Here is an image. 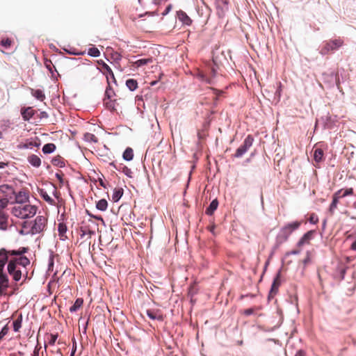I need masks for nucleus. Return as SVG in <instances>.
I'll list each match as a JSON object with an SVG mask.
<instances>
[{
    "mask_svg": "<svg viewBox=\"0 0 356 356\" xmlns=\"http://www.w3.org/2000/svg\"><path fill=\"white\" fill-rule=\"evenodd\" d=\"M37 212V207L30 204H17L12 209V213L21 219L34 216Z\"/></svg>",
    "mask_w": 356,
    "mask_h": 356,
    "instance_id": "f257e3e1",
    "label": "nucleus"
},
{
    "mask_svg": "<svg viewBox=\"0 0 356 356\" xmlns=\"http://www.w3.org/2000/svg\"><path fill=\"white\" fill-rule=\"evenodd\" d=\"M302 222L300 221H294L289 223H287L284 226H283L277 237H276V243L277 244H282L284 242H286L290 235L296 230H297L300 226L301 225Z\"/></svg>",
    "mask_w": 356,
    "mask_h": 356,
    "instance_id": "f03ea898",
    "label": "nucleus"
},
{
    "mask_svg": "<svg viewBox=\"0 0 356 356\" xmlns=\"http://www.w3.org/2000/svg\"><path fill=\"white\" fill-rule=\"evenodd\" d=\"M8 261V255L6 250H0V295L2 294L8 286V280L3 273V268Z\"/></svg>",
    "mask_w": 356,
    "mask_h": 356,
    "instance_id": "7ed1b4c3",
    "label": "nucleus"
},
{
    "mask_svg": "<svg viewBox=\"0 0 356 356\" xmlns=\"http://www.w3.org/2000/svg\"><path fill=\"white\" fill-rule=\"evenodd\" d=\"M343 44V40L337 38L334 40H330L326 42L324 46L321 49V54L323 55L328 54L330 52L337 50Z\"/></svg>",
    "mask_w": 356,
    "mask_h": 356,
    "instance_id": "20e7f679",
    "label": "nucleus"
},
{
    "mask_svg": "<svg viewBox=\"0 0 356 356\" xmlns=\"http://www.w3.org/2000/svg\"><path fill=\"white\" fill-rule=\"evenodd\" d=\"M5 193H8L7 195L9 194H13L15 197V202L17 204H26L29 200V193L26 189H22L19 192L16 193L15 191H4Z\"/></svg>",
    "mask_w": 356,
    "mask_h": 356,
    "instance_id": "39448f33",
    "label": "nucleus"
},
{
    "mask_svg": "<svg viewBox=\"0 0 356 356\" xmlns=\"http://www.w3.org/2000/svg\"><path fill=\"white\" fill-rule=\"evenodd\" d=\"M47 224V218L42 216H38L35 219L34 223L31 227V234H36L42 232Z\"/></svg>",
    "mask_w": 356,
    "mask_h": 356,
    "instance_id": "423d86ee",
    "label": "nucleus"
},
{
    "mask_svg": "<svg viewBox=\"0 0 356 356\" xmlns=\"http://www.w3.org/2000/svg\"><path fill=\"white\" fill-rule=\"evenodd\" d=\"M254 138L251 135H248L244 140L243 143L236 149L234 156L241 157L252 145Z\"/></svg>",
    "mask_w": 356,
    "mask_h": 356,
    "instance_id": "0eeeda50",
    "label": "nucleus"
},
{
    "mask_svg": "<svg viewBox=\"0 0 356 356\" xmlns=\"http://www.w3.org/2000/svg\"><path fill=\"white\" fill-rule=\"evenodd\" d=\"M97 63L102 66L99 70L106 76V81H110L111 79L116 83V79L111 68L102 60H97Z\"/></svg>",
    "mask_w": 356,
    "mask_h": 356,
    "instance_id": "6e6552de",
    "label": "nucleus"
},
{
    "mask_svg": "<svg viewBox=\"0 0 356 356\" xmlns=\"http://www.w3.org/2000/svg\"><path fill=\"white\" fill-rule=\"evenodd\" d=\"M314 234V230H310L305 233L298 242L297 246L300 248L305 245H309L310 243V241L313 238Z\"/></svg>",
    "mask_w": 356,
    "mask_h": 356,
    "instance_id": "1a4fd4ad",
    "label": "nucleus"
},
{
    "mask_svg": "<svg viewBox=\"0 0 356 356\" xmlns=\"http://www.w3.org/2000/svg\"><path fill=\"white\" fill-rule=\"evenodd\" d=\"M148 317L152 320H157L162 321L163 320V315L162 312L158 309H149L146 311Z\"/></svg>",
    "mask_w": 356,
    "mask_h": 356,
    "instance_id": "9d476101",
    "label": "nucleus"
},
{
    "mask_svg": "<svg viewBox=\"0 0 356 356\" xmlns=\"http://www.w3.org/2000/svg\"><path fill=\"white\" fill-rule=\"evenodd\" d=\"M343 189H340L334 193L332 196V202L330 206V211L332 213L337 208V204L339 202V200L342 198L341 196V193H342Z\"/></svg>",
    "mask_w": 356,
    "mask_h": 356,
    "instance_id": "9b49d317",
    "label": "nucleus"
},
{
    "mask_svg": "<svg viewBox=\"0 0 356 356\" xmlns=\"http://www.w3.org/2000/svg\"><path fill=\"white\" fill-rule=\"evenodd\" d=\"M177 17L183 24L189 26L192 23L191 19L183 10H179L177 12Z\"/></svg>",
    "mask_w": 356,
    "mask_h": 356,
    "instance_id": "f8f14e48",
    "label": "nucleus"
},
{
    "mask_svg": "<svg viewBox=\"0 0 356 356\" xmlns=\"http://www.w3.org/2000/svg\"><path fill=\"white\" fill-rule=\"evenodd\" d=\"M21 114L24 120H29L35 114V111L31 107L22 109Z\"/></svg>",
    "mask_w": 356,
    "mask_h": 356,
    "instance_id": "ddd939ff",
    "label": "nucleus"
},
{
    "mask_svg": "<svg viewBox=\"0 0 356 356\" xmlns=\"http://www.w3.org/2000/svg\"><path fill=\"white\" fill-rule=\"evenodd\" d=\"M29 163L35 168H38L41 165V159L35 154H31L27 158Z\"/></svg>",
    "mask_w": 356,
    "mask_h": 356,
    "instance_id": "4468645a",
    "label": "nucleus"
},
{
    "mask_svg": "<svg viewBox=\"0 0 356 356\" xmlns=\"http://www.w3.org/2000/svg\"><path fill=\"white\" fill-rule=\"evenodd\" d=\"M218 206V202L216 199L213 200L207 208L205 213L209 216H211L214 211L217 209Z\"/></svg>",
    "mask_w": 356,
    "mask_h": 356,
    "instance_id": "2eb2a0df",
    "label": "nucleus"
},
{
    "mask_svg": "<svg viewBox=\"0 0 356 356\" xmlns=\"http://www.w3.org/2000/svg\"><path fill=\"white\" fill-rule=\"evenodd\" d=\"M58 235L60 240H65L67 238V226L65 224L60 222L58 225Z\"/></svg>",
    "mask_w": 356,
    "mask_h": 356,
    "instance_id": "dca6fc26",
    "label": "nucleus"
},
{
    "mask_svg": "<svg viewBox=\"0 0 356 356\" xmlns=\"http://www.w3.org/2000/svg\"><path fill=\"white\" fill-rule=\"evenodd\" d=\"M13 260L15 261L17 265H19L23 267H26L30 264L29 259L25 256L20 255L19 258H16Z\"/></svg>",
    "mask_w": 356,
    "mask_h": 356,
    "instance_id": "f3484780",
    "label": "nucleus"
},
{
    "mask_svg": "<svg viewBox=\"0 0 356 356\" xmlns=\"http://www.w3.org/2000/svg\"><path fill=\"white\" fill-rule=\"evenodd\" d=\"M280 285V275L278 274L276 276V277L274 279L270 293V294H276V293L278 291V288H279Z\"/></svg>",
    "mask_w": 356,
    "mask_h": 356,
    "instance_id": "a211bd4d",
    "label": "nucleus"
},
{
    "mask_svg": "<svg viewBox=\"0 0 356 356\" xmlns=\"http://www.w3.org/2000/svg\"><path fill=\"white\" fill-rule=\"evenodd\" d=\"M123 191H124L122 188H115L112 195V200L114 202L119 201L123 195Z\"/></svg>",
    "mask_w": 356,
    "mask_h": 356,
    "instance_id": "6ab92c4d",
    "label": "nucleus"
},
{
    "mask_svg": "<svg viewBox=\"0 0 356 356\" xmlns=\"http://www.w3.org/2000/svg\"><path fill=\"white\" fill-rule=\"evenodd\" d=\"M83 300L82 298H77L72 306L70 307V312L71 313L76 312L83 305Z\"/></svg>",
    "mask_w": 356,
    "mask_h": 356,
    "instance_id": "aec40b11",
    "label": "nucleus"
},
{
    "mask_svg": "<svg viewBox=\"0 0 356 356\" xmlns=\"http://www.w3.org/2000/svg\"><path fill=\"white\" fill-rule=\"evenodd\" d=\"M151 63H152V58H142V59H139V60H137L136 61H135L133 65L136 67H139L140 66H143V65H147V64Z\"/></svg>",
    "mask_w": 356,
    "mask_h": 356,
    "instance_id": "412c9836",
    "label": "nucleus"
},
{
    "mask_svg": "<svg viewBox=\"0 0 356 356\" xmlns=\"http://www.w3.org/2000/svg\"><path fill=\"white\" fill-rule=\"evenodd\" d=\"M8 225V216L3 213H0V229L5 230Z\"/></svg>",
    "mask_w": 356,
    "mask_h": 356,
    "instance_id": "4be33fe9",
    "label": "nucleus"
},
{
    "mask_svg": "<svg viewBox=\"0 0 356 356\" xmlns=\"http://www.w3.org/2000/svg\"><path fill=\"white\" fill-rule=\"evenodd\" d=\"M40 195L44 199V200H45L49 204H51V205L56 204L54 200L51 197H50V196L47 194V193L46 191H44V190H41L40 191Z\"/></svg>",
    "mask_w": 356,
    "mask_h": 356,
    "instance_id": "5701e85b",
    "label": "nucleus"
},
{
    "mask_svg": "<svg viewBox=\"0 0 356 356\" xmlns=\"http://www.w3.org/2000/svg\"><path fill=\"white\" fill-rule=\"evenodd\" d=\"M22 315L19 314L13 322V330L15 332H19L22 327Z\"/></svg>",
    "mask_w": 356,
    "mask_h": 356,
    "instance_id": "b1692460",
    "label": "nucleus"
},
{
    "mask_svg": "<svg viewBox=\"0 0 356 356\" xmlns=\"http://www.w3.org/2000/svg\"><path fill=\"white\" fill-rule=\"evenodd\" d=\"M126 86L130 90L134 91L138 88V82L135 79H129L127 80Z\"/></svg>",
    "mask_w": 356,
    "mask_h": 356,
    "instance_id": "393cba45",
    "label": "nucleus"
},
{
    "mask_svg": "<svg viewBox=\"0 0 356 356\" xmlns=\"http://www.w3.org/2000/svg\"><path fill=\"white\" fill-rule=\"evenodd\" d=\"M96 207L97 209L104 211L107 209L108 202L105 199H102L97 202Z\"/></svg>",
    "mask_w": 356,
    "mask_h": 356,
    "instance_id": "a878e982",
    "label": "nucleus"
},
{
    "mask_svg": "<svg viewBox=\"0 0 356 356\" xmlns=\"http://www.w3.org/2000/svg\"><path fill=\"white\" fill-rule=\"evenodd\" d=\"M134 157V151L131 147H127L123 153V159L126 161H131Z\"/></svg>",
    "mask_w": 356,
    "mask_h": 356,
    "instance_id": "bb28decb",
    "label": "nucleus"
},
{
    "mask_svg": "<svg viewBox=\"0 0 356 356\" xmlns=\"http://www.w3.org/2000/svg\"><path fill=\"white\" fill-rule=\"evenodd\" d=\"M56 149V145L54 143H47L42 147L44 154H50Z\"/></svg>",
    "mask_w": 356,
    "mask_h": 356,
    "instance_id": "cd10ccee",
    "label": "nucleus"
},
{
    "mask_svg": "<svg viewBox=\"0 0 356 356\" xmlns=\"http://www.w3.org/2000/svg\"><path fill=\"white\" fill-rule=\"evenodd\" d=\"M323 151L320 148H316L314 150V159L316 162H321L323 160Z\"/></svg>",
    "mask_w": 356,
    "mask_h": 356,
    "instance_id": "c85d7f7f",
    "label": "nucleus"
},
{
    "mask_svg": "<svg viewBox=\"0 0 356 356\" xmlns=\"http://www.w3.org/2000/svg\"><path fill=\"white\" fill-rule=\"evenodd\" d=\"M31 94L40 101H43L45 99V95L41 90H32Z\"/></svg>",
    "mask_w": 356,
    "mask_h": 356,
    "instance_id": "c756f323",
    "label": "nucleus"
},
{
    "mask_svg": "<svg viewBox=\"0 0 356 356\" xmlns=\"http://www.w3.org/2000/svg\"><path fill=\"white\" fill-rule=\"evenodd\" d=\"M118 170H122L127 177H132L133 172L130 168L125 165H120L119 167H115Z\"/></svg>",
    "mask_w": 356,
    "mask_h": 356,
    "instance_id": "7c9ffc66",
    "label": "nucleus"
},
{
    "mask_svg": "<svg viewBox=\"0 0 356 356\" xmlns=\"http://www.w3.org/2000/svg\"><path fill=\"white\" fill-rule=\"evenodd\" d=\"M104 104L109 110L113 111L115 109V100L113 101L111 99H104Z\"/></svg>",
    "mask_w": 356,
    "mask_h": 356,
    "instance_id": "2f4dec72",
    "label": "nucleus"
},
{
    "mask_svg": "<svg viewBox=\"0 0 356 356\" xmlns=\"http://www.w3.org/2000/svg\"><path fill=\"white\" fill-rule=\"evenodd\" d=\"M229 0H216L218 8H220L222 11L227 9Z\"/></svg>",
    "mask_w": 356,
    "mask_h": 356,
    "instance_id": "473e14b6",
    "label": "nucleus"
},
{
    "mask_svg": "<svg viewBox=\"0 0 356 356\" xmlns=\"http://www.w3.org/2000/svg\"><path fill=\"white\" fill-rule=\"evenodd\" d=\"M17 265L15 261L13 259L10 260L8 265V271L10 275L13 274L15 270H17Z\"/></svg>",
    "mask_w": 356,
    "mask_h": 356,
    "instance_id": "72a5a7b5",
    "label": "nucleus"
},
{
    "mask_svg": "<svg viewBox=\"0 0 356 356\" xmlns=\"http://www.w3.org/2000/svg\"><path fill=\"white\" fill-rule=\"evenodd\" d=\"M88 54L90 56L98 57L100 56V51L97 47H92L88 49Z\"/></svg>",
    "mask_w": 356,
    "mask_h": 356,
    "instance_id": "f704fd0d",
    "label": "nucleus"
},
{
    "mask_svg": "<svg viewBox=\"0 0 356 356\" xmlns=\"http://www.w3.org/2000/svg\"><path fill=\"white\" fill-rule=\"evenodd\" d=\"M26 251V248H22L19 250H12V251H6L7 255H22Z\"/></svg>",
    "mask_w": 356,
    "mask_h": 356,
    "instance_id": "c9c22d12",
    "label": "nucleus"
},
{
    "mask_svg": "<svg viewBox=\"0 0 356 356\" xmlns=\"http://www.w3.org/2000/svg\"><path fill=\"white\" fill-rule=\"evenodd\" d=\"M108 86L105 91V98L104 99H111V96L114 93L113 90L111 87V83L110 81H107Z\"/></svg>",
    "mask_w": 356,
    "mask_h": 356,
    "instance_id": "e433bc0d",
    "label": "nucleus"
},
{
    "mask_svg": "<svg viewBox=\"0 0 356 356\" xmlns=\"http://www.w3.org/2000/svg\"><path fill=\"white\" fill-rule=\"evenodd\" d=\"M12 40L9 38L2 39L0 42V44L3 47L8 49L11 46Z\"/></svg>",
    "mask_w": 356,
    "mask_h": 356,
    "instance_id": "4c0bfd02",
    "label": "nucleus"
},
{
    "mask_svg": "<svg viewBox=\"0 0 356 356\" xmlns=\"http://www.w3.org/2000/svg\"><path fill=\"white\" fill-rule=\"evenodd\" d=\"M44 65L49 70V71L53 74V68H55L54 64L50 60L46 59L44 60Z\"/></svg>",
    "mask_w": 356,
    "mask_h": 356,
    "instance_id": "58836bf2",
    "label": "nucleus"
},
{
    "mask_svg": "<svg viewBox=\"0 0 356 356\" xmlns=\"http://www.w3.org/2000/svg\"><path fill=\"white\" fill-rule=\"evenodd\" d=\"M10 275L13 276V280L15 281H19L21 279L22 277V272L19 269H17L13 274Z\"/></svg>",
    "mask_w": 356,
    "mask_h": 356,
    "instance_id": "ea45409f",
    "label": "nucleus"
},
{
    "mask_svg": "<svg viewBox=\"0 0 356 356\" xmlns=\"http://www.w3.org/2000/svg\"><path fill=\"white\" fill-rule=\"evenodd\" d=\"M52 163L54 165H58L60 167H63L64 165V162L62 161L60 157L54 158L52 160Z\"/></svg>",
    "mask_w": 356,
    "mask_h": 356,
    "instance_id": "a19ab883",
    "label": "nucleus"
},
{
    "mask_svg": "<svg viewBox=\"0 0 356 356\" xmlns=\"http://www.w3.org/2000/svg\"><path fill=\"white\" fill-rule=\"evenodd\" d=\"M353 194V189L352 188H346L345 190H343L342 193H341V197H344L348 195H351Z\"/></svg>",
    "mask_w": 356,
    "mask_h": 356,
    "instance_id": "79ce46f5",
    "label": "nucleus"
},
{
    "mask_svg": "<svg viewBox=\"0 0 356 356\" xmlns=\"http://www.w3.org/2000/svg\"><path fill=\"white\" fill-rule=\"evenodd\" d=\"M309 221L312 224H316L318 222V216L315 213H312L309 218Z\"/></svg>",
    "mask_w": 356,
    "mask_h": 356,
    "instance_id": "37998d69",
    "label": "nucleus"
},
{
    "mask_svg": "<svg viewBox=\"0 0 356 356\" xmlns=\"http://www.w3.org/2000/svg\"><path fill=\"white\" fill-rule=\"evenodd\" d=\"M85 137L88 140L92 141L94 143L98 142L97 138L92 134H87Z\"/></svg>",
    "mask_w": 356,
    "mask_h": 356,
    "instance_id": "c03bdc74",
    "label": "nucleus"
},
{
    "mask_svg": "<svg viewBox=\"0 0 356 356\" xmlns=\"http://www.w3.org/2000/svg\"><path fill=\"white\" fill-rule=\"evenodd\" d=\"M310 262H311V254H310L309 252H307L306 257L303 259L302 263L304 264L305 266H306L308 264H309Z\"/></svg>",
    "mask_w": 356,
    "mask_h": 356,
    "instance_id": "a18cd8bd",
    "label": "nucleus"
},
{
    "mask_svg": "<svg viewBox=\"0 0 356 356\" xmlns=\"http://www.w3.org/2000/svg\"><path fill=\"white\" fill-rule=\"evenodd\" d=\"M8 332V325H5L0 332V340L3 338Z\"/></svg>",
    "mask_w": 356,
    "mask_h": 356,
    "instance_id": "49530a36",
    "label": "nucleus"
},
{
    "mask_svg": "<svg viewBox=\"0 0 356 356\" xmlns=\"http://www.w3.org/2000/svg\"><path fill=\"white\" fill-rule=\"evenodd\" d=\"M58 338V334H50L49 339V343L50 345H54Z\"/></svg>",
    "mask_w": 356,
    "mask_h": 356,
    "instance_id": "de8ad7c7",
    "label": "nucleus"
},
{
    "mask_svg": "<svg viewBox=\"0 0 356 356\" xmlns=\"http://www.w3.org/2000/svg\"><path fill=\"white\" fill-rule=\"evenodd\" d=\"M8 203V200L7 198H3L0 200V209H4Z\"/></svg>",
    "mask_w": 356,
    "mask_h": 356,
    "instance_id": "09e8293b",
    "label": "nucleus"
},
{
    "mask_svg": "<svg viewBox=\"0 0 356 356\" xmlns=\"http://www.w3.org/2000/svg\"><path fill=\"white\" fill-rule=\"evenodd\" d=\"M254 308H249V309H245L243 312V314L245 316H250V315L254 313Z\"/></svg>",
    "mask_w": 356,
    "mask_h": 356,
    "instance_id": "8fccbe9b",
    "label": "nucleus"
},
{
    "mask_svg": "<svg viewBox=\"0 0 356 356\" xmlns=\"http://www.w3.org/2000/svg\"><path fill=\"white\" fill-rule=\"evenodd\" d=\"M42 347L39 345H37L34 349L33 356H40L39 352L41 350Z\"/></svg>",
    "mask_w": 356,
    "mask_h": 356,
    "instance_id": "3c124183",
    "label": "nucleus"
},
{
    "mask_svg": "<svg viewBox=\"0 0 356 356\" xmlns=\"http://www.w3.org/2000/svg\"><path fill=\"white\" fill-rule=\"evenodd\" d=\"M295 356H306V353L302 350H299L296 352Z\"/></svg>",
    "mask_w": 356,
    "mask_h": 356,
    "instance_id": "603ef678",
    "label": "nucleus"
},
{
    "mask_svg": "<svg viewBox=\"0 0 356 356\" xmlns=\"http://www.w3.org/2000/svg\"><path fill=\"white\" fill-rule=\"evenodd\" d=\"M53 195L57 198L58 199L59 197H60V193L57 191V189L55 188L54 191H53Z\"/></svg>",
    "mask_w": 356,
    "mask_h": 356,
    "instance_id": "864d4df0",
    "label": "nucleus"
},
{
    "mask_svg": "<svg viewBox=\"0 0 356 356\" xmlns=\"http://www.w3.org/2000/svg\"><path fill=\"white\" fill-rule=\"evenodd\" d=\"M171 8H172V6L171 5L168 6L167 8H165L164 13H163V15L168 14L170 12V10H171Z\"/></svg>",
    "mask_w": 356,
    "mask_h": 356,
    "instance_id": "5fc2aeb1",
    "label": "nucleus"
},
{
    "mask_svg": "<svg viewBox=\"0 0 356 356\" xmlns=\"http://www.w3.org/2000/svg\"><path fill=\"white\" fill-rule=\"evenodd\" d=\"M99 185L104 188H106L104 181L102 179H99Z\"/></svg>",
    "mask_w": 356,
    "mask_h": 356,
    "instance_id": "6e6d98bb",
    "label": "nucleus"
},
{
    "mask_svg": "<svg viewBox=\"0 0 356 356\" xmlns=\"http://www.w3.org/2000/svg\"><path fill=\"white\" fill-rule=\"evenodd\" d=\"M300 251L301 250L300 249H298V250H293L291 251V253L293 254H298L300 252Z\"/></svg>",
    "mask_w": 356,
    "mask_h": 356,
    "instance_id": "4d7b16f0",
    "label": "nucleus"
},
{
    "mask_svg": "<svg viewBox=\"0 0 356 356\" xmlns=\"http://www.w3.org/2000/svg\"><path fill=\"white\" fill-rule=\"evenodd\" d=\"M350 248L353 250H356V241L352 243Z\"/></svg>",
    "mask_w": 356,
    "mask_h": 356,
    "instance_id": "13d9d810",
    "label": "nucleus"
},
{
    "mask_svg": "<svg viewBox=\"0 0 356 356\" xmlns=\"http://www.w3.org/2000/svg\"><path fill=\"white\" fill-rule=\"evenodd\" d=\"M56 177L58 178V179L60 182H62V181H63V180H62V177H61V175H60V174H58V173H57V174L56 175Z\"/></svg>",
    "mask_w": 356,
    "mask_h": 356,
    "instance_id": "bf43d9fd",
    "label": "nucleus"
},
{
    "mask_svg": "<svg viewBox=\"0 0 356 356\" xmlns=\"http://www.w3.org/2000/svg\"><path fill=\"white\" fill-rule=\"evenodd\" d=\"M215 225H212L211 227H210L209 229V230L211 232H213L214 229H215Z\"/></svg>",
    "mask_w": 356,
    "mask_h": 356,
    "instance_id": "052dcab7",
    "label": "nucleus"
},
{
    "mask_svg": "<svg viewBox=\"0 0 356 356\" xmlns=\"http://www.w3.org/2000/svg\"><path fill=\"white\" fill-rule=\"evenodd\" d=\"M6 165V163L3 162H0V168H3Z\"/></svg>",
    "mask_w": 356,
    "mask_h": 356,
    "instance_id": "680f3d73",
    "label": "nucleus"
},
{
    "mask_svg": "<svg viewBox=\"0 0 356 356\" xmlns=\"http://www.w3.org/2000/svg\"><path fill=\"white\" fill-rule=\"evenodd\" d=\"M211 74L213 76L216 75V70L213 68L211 69Z\"/></svg>",
    "mask_w": 356,
    "mask_h": 356,
    "instance_id": "e2e57ef3",
    "label": "nucleus"
},
{
    "mask_svg": "<svg viewBox=\"0 0 356 356\" xmlns=\"http://www.w3.org/2000/svg\"><path fill=\"white\" fill-rule=\"evenodd\" d=\"M41 115H42V116H44V117H47V113H46V112H42V113H41Z\"/></svg>",
    "mask_w": 356,
    "mask_h": 356,
    "instance_id": "0e129e2a",
    "label": "nucleus"
},
{
    "mask_svg": "<svg viewBox=\"0 0 356 356\" xmlns=\"http://www.w3.org/2000/svg\"><path fill=\"white\" fill-rule=\"evenodd\" d=\"M57 352H58V353H59L60 355V356H63L62 353H61L60 349H58Z\"/></svg>",
    "mask_w": 356,
    "mask_h": 356,
    "instance_id": "69168bd1",
    "label": "nucleus"
},
{
    "mask_svg": "<svg viewBox=\"0 0 356 356\" xmlns=\"http://www.w3.org/2000/svg\"><path fill=\"white\" fill-rule=\"evenodd\" d=\"M74 353H75V350H72V353H71V355H70V356H74Z\"/></svg>",
    "mask_w": 356,
    "mask_h": 356,
    "instance_id": "338daca9",
    "label": "nucleus"
},
{
    "mask_svg": "<svg viewBox=\"0 0 356 356\" xmlns=\"http://www.w3.org/2000/svg\"><path fill=\"white\" fill-rule=\"evenodd\" d=\"M353 207L356 209V201L353 203Z\"/></svg>",
    "mask_w": 356,
    "mask_h": 356,
    "instance_id": "774afa93",
    "label": "nucleus"
}]
</instances>
